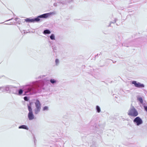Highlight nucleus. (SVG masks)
<instances>
[{
    "mask_svg": "<svg viewBox=\"0 0 147 147\" xmlns=\"http://www.w3.org/2000/svg\"><path fill=\"white\" fill-rule=\"evenodd\" d=\"M44 85V82L42 80L30 82L29 84L24 86L23 90L20 89L18 90L16 94L21 95L23 93V95H31L39 92L41 88Z\"/></svg>",
    "mask_w": 147,
    "mask_h": 147,
    "instance_id": "1",
    "label": "nucleus"
},
{
    "mask_svg": "<svg viewBox=\"0 0 147 147\" xmlns=\"http://www.w3.org/2000/svg\"><path fill=\"white\" fill-rule=\"evenodd\" d=\"M144 107L145 110L147 112V106H144Z\"/></svg>",
    "mask_w": 147,
    "mask_h": 147,
    "instance_id": "27",
    "label": "nucleus"
},
{
    "mask_svg": "<svg viewBox=\"0 0 147 147\" xmlns=\"http://www.w3.org/2000/svg\"><path fill=\"white\" fill-rule=\"evenodd\" d=\"M116 62V61H115V62H113V63H115V62Z\"/></svg>",
    "mask_w": 147,
    "mask_h": 147,
    "instance_id": "33",
    "label": "nucleus"
},
{
    "mask_svg": "<svg viewBox=\"0 0 147 147\" xmlns=\"http://www.w3.org/2000/svg\"><path fill=\"white\" fill-rule=\"evenodd\" d=\"M72 1H73V0H61L59 1L57 3L63 5H66L67 4V3H69Z\"/></svg>",
    "mask_w": 147,
    "mask_h": 147,
    "instance_id": "9",
    "label": "nucleus"
},
{
    "mask_svg": "<svg viewBox=\"0 0 147 147\" xmlns=\"http://www.w3.org/2000/svg\"><path fill=\"white\" fill-rule=\"evenodd\" d=\"M35 108L34 109V113L35 115L38 114L41 109V104L40 101L37 99L34 102Z\"/></svg>",
    "mask_w": 147,
    "mask_h": 147,
    "instance_id": "3",
    "label": "nucleus"
},
{
    "mask_svg": "<svg viewBox=\"0 0 147 147\" xmlns=\"http://www.w3.org/2000/svg\"><path fill=\"white\" fill-rule=\"evenodd\" d=\"M89 124L93 126V127L92 128V129H94V128H95L96 125V122H95L93 120H92L90 121L89 123Z\"/></svg>",
    "mask_w": 147,
    "mask_h": 147,
    "instance_id": "10",
    "label": "nucleus"
},
{
    "mask_svg": "<svg viewBox=\"0 0 147 147\" xmlns=\"http://www.w3.org/2000/svg\"><path fill=\"white\" fill-rule=\"evenodd\" d=\"M50 81V82L52 84H55L56 82V81L54 79H51Z\"/></svg>",
    "mask_w": 147,
    "mask_h": 147,
    "instance_id": "20",
    "label": "nucleus"
},
{
    "mask_svg": "<svg viewBox=\"0 0 147 147\" xmlns=\"http://www.w3.org/2000/svg\"><path fill=\"white\" fill-rule=\"evenodd\" d=\"M18 128L19 129H23L26 130H28L29 129L28 127L25 125H21Z\"/></svg>",
    "mask_w": 147,
    "mask_h": 147,
    "instance_id": "12",
    "label": "nucleus"
},
{
    "mask_svg": "<svg viewBox=\"0 0 147 147\" xmlns=\"http://www.w3.org/2000/svg\"><path fill=\"white\" fill-rule=\"evenodd\" d=\"M98 54H97L95 56V57H98Z\"/></svg>",
    "mask_w": 147,
    "mask_h": 147,
    "instance_id": "30",
    "label": "nucleus"
},
{
    "mask_svg": "<svg viewBox=\"0 0 147 147\" xmlns=\"http://www.w3.org/2000/svg\"><path fill=\"white\" fill-rule=\"evenodd\" d=\"M5 91H9L10 93L16 94L17 93L18 90L17 87L13 86H7L4 87Z\"/></svg>",
    "mask_w": 147,
    "mask_h": 147,
    "instance_id": "5",
    "label": "nucleus"
},
{
    "mask_svg": "<svg viewBox=\"0 0 147 147\" xmlns=\"http://www.w3.org/2000/svg\"><path fill=\"white\" fill-rule=\"evenodd\" d=\"M24 99L26 101H28L29 100V98H28V97L27 96L24 97Z\"/></svg>",
    "mask_w": 147,
    "mask_h": 147,
    "instance_id": "24",
    "label": "nucleus"
},
{
    "mask_svg": "<svg viewBox=\"0 0 147 147\" xmlns=\"http://www.w3.org/2000/svg\"><path fill=\"white\" fill-rule=\"evenodd\" d=\"M101 54H102V53H100V55Z\"/></svg>",
    "mask_w": 147,
    "mask_h": 147,
    "instance_id": "34",
    "label": "nucleus"
},
{
    "mask_svg": "<svg viewBox=\"0 0 147 147\" xmlns=\"http://www.w3.org/2000/svg\"><path fill=\"white\" fill-rule=\"evenodd\" d=\"M55 63L56 65H58L59 63V59H56L55 61Z\"/></svg>",
    "mask_w": 147,
    "mask_h": 147,
    "instance_id": "17",
    "label": "nucleus"
},
{
    "mask_svg": "<svg viewBox=\"0 0 147 147\" xmlns=\"http://www.w3.org/2000/svg\"><path fill=\"white\" fill-rule=\"evenodd\" d=\"M127 114L129 116L136 117L138 115V113L137 110L131 105L128 111Z\"/></svg>",
    "mask_w": 147,
    "mask_h": 147,
    "instance_id": "4",
    "label": "nucleus"
},
{
    "mask_svg": "<svg viewBox=\"0 0 147 147\" xmlns=\"http://www.w3.org/2000/svg\"><path fill=\"white\" fill-rule=\"evenodd\" d=\"M56 14V13L55 11H53L40 15L36 18H33L34 23V22H41L42 20V19H46L51 15H55Z\"/></svg>",
    "mask_w": 147,
    "mask_h": 147,
    "instance_id": "2",
    "label": "nucleus"
},
{
    "mask_svg": "<svg viewBox=\"0 0 147 147\" xmlns=\"http://www.w3.org/2000/svg\"><path fill=\"white\" fill-rule=\"evenodd\" d=\"M116 147H118V146L119 147V146L117 145H116Z\"/></svg>",
    "mask_w": 147,
    "mask_h": 147,
    "instance_id": "31",
    "label": "nucleus"
},
{
    "mask_svg": "<svg viewBox=\"0 0 147 147\" xmlns=\"http://www.w3.org/2000/svg\"><path fill=\"white\" fill-rule=\"evenodd\" d=\"M19 18H16L15 19V20L16 21H19Z\"/></svg>",
    "mask_w": 147,
    "mask_h": 147,
    "instance_id": "29",
    "label": "nucleus"
},
{
    "mask_svg": "<svg viewBox=\"0 0 147 147\" xmlns=\"http://www.w3.org/2000/svg\"><path fill=\"white\" fill-rule=\"evenodd\" d=\"M53 52L54 53L56 52V51L57 50V47H53Z\"/></svg>",
    "mask_w": 147,
    "mask_h": 147,
    "instance_id": "21",
    "label": "nucleus"
},
{
    "mask_svg": "<svg viewBox=\"0 0 147 147\" xmlns=\"http://www.w3.org/2000/svg\"><path fill=\"white\" fill-rule=\"evenodd\" d=\"M96 109L97 112L99 113L101 111V109L100 107L98 105L96 106Z\"/></svg>",
    "mask_w": 147,
    "mask_h": 147,
    "instance_id": "14",
    "label": "nucleus"
},
{
    "mask_svg": "<svg viewBox=\"0 0 147 147\" xmlns=\"http://www.w3.org/2000/svg\"><path fill=\"white\" fill-rule=\"evenodd\" d=\"M49 110V107L48 106H45L42 109V110L44 111H48Z\"/></svg>",
    "mask_w": 147,
    "mask_h": 147,
    "instance_id": "16",
    "label": "nucleus"
},
{
    "mask_svg": "<svg viewBox=\"0 0 147 147\" xmlns=\"http://www.w3.org/2000/svg\"><path fill=\"white\" fill-rule=\"evenodd\" d=\"M25 20L27 22L34 23L33 18H27L26 19H25Z\"/></svg>",
    "mask_w": 147,
    "mask_h": 147,
    "instance_id": "11",
    "label": "nucleus"
},
{
    "mask_svg": "<svg viewBox=\"0 0 147 147\" xmlns=\"http://www.w3.org/2000/svg\"><path fill=\"white\" fill-rule=\"evenodd\" d=\"M137 100L139 101L141 104L143 103V100L142 97H137Z\"/></svg>",
    "mask_w": 147,
    "mask_h": 147,
    "instance_id": "15",
    "label": "nucleus"
},
{
    "mask_svg": "<svg viewBox=\"0 0 147 147\" xmlns=\"http://www.w3.org/2000/svg\"><path fill=\"white\" fill-rule=\"evenodd\" d=\"M50 39L52 40H55V36L54 34H52L50 36Z\"/></svg>",
    "mask_w": 147,
    "mask_h": 147,
    "instance_id": "18",
    "label": "nucleus"
},
{
    "mask_svg": "<svg viewBox=\"0 0 147 147\" xmlns=\"http://www.w3.org/2000/svg\"><path fill=\"white\" fill-rule=\"evenodd\" d=\"M12 19H13V18H11V19H9V20H7V21L10 20H11Z\"/></svg>",
    "mask_w": 147,
    "mask_h": 147,
    "instance_id": "32",
    "label": "nucleus"
},
{
    "mask_svg": "<svg viewBox=\"0 0 147 147\" xmlns=\"http://www.w3.org/2000/svg\"><path fill=\"white\" fill-rule=\"evenodd\" d=\"M132 84H134L135 86L138 88H144L145 86L143 84H141L139 82H137L136 81H133L132 82Z\"/></svg>",
    "mask_w": 147,
    "mask_h": 147,
    "instance_id": "8",
    "label": "nucleus"
},
{
    "mask_svg": "<svg viewBox=\"0 0 147 147\" xmlns=\"http://www.w3.org/2000/svg\"><path fill=\"white\" fill-rule=\"evenodd\" d=\"M28 108L29 111L28 115L29 120H31L33 119H36V117H34L31 105L30 103L28 105Z\"/></svg>",
    "mask_w": 147,
    "mask_h": 147,
    "instance_id": "6",
    "label": "nucleus"
},
{
    "mask_svg": "<svg viewBox=\"0 0 147 147\" xmlns=\"http://www.w3.org/2000/svg\"><path fill=\"white\" fill-rule=\"evenodd\" d=\"M53 5L54 6L56 7L57 6V3H55L53 4Z\"/></svg>",
    "mask_w": 147,
    "mask_h": 147,
    "instance_id": "28",
    "label": "nucleus"
},
{
    "mask_svg": "<svg viewBox=\"0 0 147 147\" xmlns=\"http://www.w3.org/2000/svg\"><path fill=\"white\" fill-rule=\"evenodd\" d=\"M116 21H117V20L116 19H115L114 21V22H110V24L108 26V27L110 26V25H111V23H115L116 22Z\"/></svg>",
    "mask_w": 147,
    "mask_h": 147,
    "instance_id": "26",
    "label": "nucleus"
},
{
    "mask_svg": "<svg viewBox=\"0 0 147 147\" xmlns=\"http://www.w3.org/2000/svg\"><path fill=\"white\" fill-rule=\"evenodd\" d=\"M51 33V31L49 30H45L43 32V33L44 34H49Z\"/></svg>",
    "mask_w": 147,
    "mask_h": 147,
    "instance_id": "13",
    "label": "nucleus"
},
{
    "mask_svg": "<svg viewBox=\"0 0 147 147\" xmlns=\"http://www.w3.org/2000/svg\"><path fill=\"white\" fill-rule=\"evenodd\" d=\"M122 46H125L126 47H129L130 46H131V45L130 44H127L125 43H124L122 44Z\"/></svg>",
    "mask_w": 147,
    "mask_h": 147,
    "instance_id": "19",
    "label": "nucleus"
},
{
    "mask_svg": "<svg viewBox=\"0 0 147 147\" xmlns=\"http://www.w3.org/2000/svg\"><path fill=\"white\" fill-rule=\"evenodd\" d=\"M32 135H33V138L34 141V142L35 144L36 141V139L34 135L33 134Z\"/></svg>",
    "mask_w": 147,
    "mask_h": 147,
    "instance_id": "25",
    "label": "nucleus"
},
{
    "mask_svg": "<svg viewBox=\"0 0 147 147\" xmlns=\"http://www.w3.org/2000/svg\"><path fill=\"white\" fill-rule=\"evenodd\" d=\"M45 76L44 75H42V76H40L38 77L37 78H36V79H42Z\"/></svg>",
    "mask_w": 147,
    "mask_h": 147,
    "instance_id": "23",
    "label": "nucleus"
},
{
    "mask_svg": "<svg viewBox=\"0 0 147 147\" xmlns=\"http://www.w3.org/2000/svg\"><path fill=\"white\" fill-rule=\"evenodd\" d=\"M0 90H1L2 92H4L5 91V90L4 87H0Z\"/></svg>",
    "mask_w": 147,
    "mask_h": 147,
    "instance_id": "22",
    "label": "nucleus"
},
{
    "mask_svg": "<svg viewBox=\"0 0 147 147\" xmlns=\"http://www.w3.org/2000/svg\"><path fill=\"white\" fill-rule=\"evenodd\" d=\"M134 123L137 126H139L143 123L142 119L139 117H136L133 120Z\"/></svg>",
    "mask_w": 147,
    "mask_h": 147,
    "instance_id": "7",
    "label": "nucleus"
}]
</instances>
